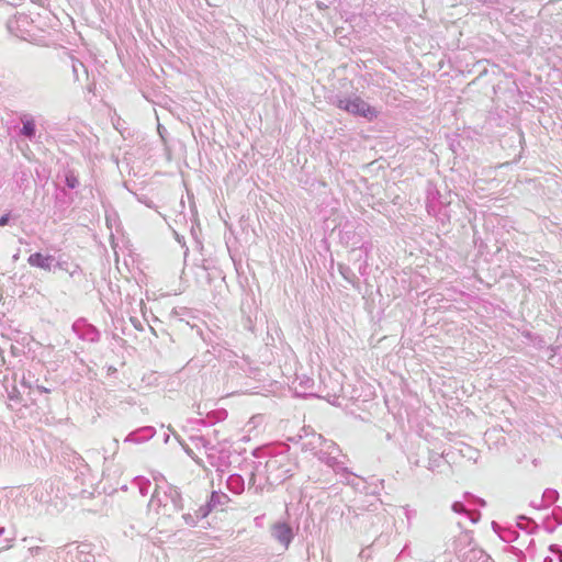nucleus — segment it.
<instances>
[{
    "label": "nucleus",
    "instance_id": "1",
    "mask_svg": "<svg viewBox=\"0 0 562 562\" xmlns=\"http://www.w3.org/2000/svg\"><path fill=\"white\" fill-rule=\"evenodd\" d=\"M337 106L352 115L361 116L369 122L374 121L379 116V110L364 101L359 95L347 97L339 99Z\"/></svg>",
    "mask_w": 562,
    "mask_h": 562
},
{
    "label": "nucleus",
    "instance_id": "2",
    "mask_svg": "<svg viewBox=\"0 0 562 562\" xmlns=\"http://www.w3.org/2000/svg\"><path fill=\"white\" fill-rule=\"evenodd\" d=\"M52 261H53V257L52 256L43 255L41 252L32 254L27 258L29 265H31L32 267L41 268V269H43L45 271H50V269H52Z\"/></svg>",
    "mask_w": 562,
    "mask_h": 562
},
{
    "label": "nucleus",
    "instance_id": "3",
    "mask_svg": "<svg viewBox=\"0 0 562 562\" xmlns=\"http://www.w3.org/2000/svg\"><path fill=\"white\" fill-rule=\"evenodd\" d=\"M273 536L280 543L288 547L292 539V530L285 524H278L273 527Z\"/></svg>",
    "mask_w": 562,
    "mask_h": 562
},
{
    "label": "nucleus",
    "instance_id": "4",
    "mask_svg": "<svg viewBox=\"0 0 562 562\" xmlns=\"http://www.w3.org/2000/svg\"><path fill=\"white\" fill-rule=\"evenodd\" d=\"M22 133L27 136L32 137L35 133V125L32 121H27L23 124Z\"/></svg>",
    "mask_w": 562,
    "mask_h": 562
},
{
    "label": "nucleus",
    "instance_id": "5",
    "mask_svg": "<svg viewBox=\"0 0 562 562\" xmlns=\"http://www.w3.org/2000/svg\"><path fill=\"white\" fill-rule=\"evenodd\" d=\"M9 223V214H4L0 217V226H5Z\"/></svg>",
    "mask_w": 562,
    "mask_h": 562
}]
</instances>
